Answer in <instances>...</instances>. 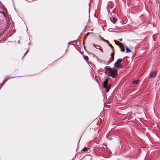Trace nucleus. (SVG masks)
Masks as SVG:
<instances>
[{
  "mask_svg": "<svg viewBox=\"0 0 160 160\" xmlns=\"http://www.w3.org/2000/svg\"><path fill=\"white\" fill-rule=\"evenodd\" d=\"M157 74V72L156 71H153V72H151L149 76V78H151L153 77H154L156 76Z\"/></svg>",
  "mask_w": 160,
  "mask_h": 160,
  "instance_id": "obj_4",
  "label": "nucleus"
},
{
  "mask_svg": "<svg viewBox=\"0 0 160 160\" xmlns=\"http://www.w3.org/2000/svg\"><path fill=\"white\" fill-rule=\"evenodd\" d=\"M109 44V46L112 49V51H113V46H112V45L111 44H110V43H108Z\"/></svg>",
  "mask_w": 160,
  "mask_h": 160,
  "instance_id": "obj_13",
  "label": "nucleus"
},
{
  "mask_svg": "<svg viewBox=\"0 0 160 160\" xmlns=\"http://www.w3.org/2000/svg\"><path fill=\"white\" fill-rule=\"evenodd\" d=\"M83 57L85 60L87 62L88 60V57L87 56H84Z\"/></svg>",
  "mask_w": 160,
  "mask_h": 160,
  "instance_id": "obj_12",
  "label": "nucleus"
},
{
  "mask_svg": "<svg viewBox=\"0 0 160 160\" xmlns=\"http://www.w3.org/2000/svg\"><path fill=\"white\" fill-rule=\"evenodd\" d=\"M88 148L87 147H85L82 149V150L83 151H86L88 150Z\"/></svg>",
  "mask_w": 160,
  "mask_h": 160,
  "instance_id": "obj_14",
  "label": "nucleus"
},
{
  "mask_svg": "<svg viewBox=\"0 0 160 160\" xmlns=\"http://www.w3.org/2000/svg\"><path fill=\"white\" fill-rule=\"evenodd\" d=\"M111 21L113 23H115L117 21V19L114 17L112 16L110 18Z\"/></svg>",
  "mask_w": 160,
  "mask_h": 160,
  "instance_id": "obj_5",
  "label": "nucleus"
},
{
  "mask_svg": "<svg viewBox=\"0 0 160 160\" xmlns=\"http://www.w3.org/2000/svg\"><path fill=\"white\" fill-rule=\"evenodd\" d=\"M122 62L123 60L122 59L120 58L118 59L115 63V67L118 68H122Z\"/></svg>",
  "mask_w": 160,
  "mask_h": 160,
  "instance_id": "obj_3",
  "label": "nucleus"
},
{
  "mask_svg": "<svg viewBox=\"0 0 160 160\" xmlns=\"http://www.w3.org/2000/svg\"><path fill=\"white\" fill-rule=\"evenodd\" d=\"M111 59L112 60L114 59V52H112L111 53Z\"/></svg>",
  "mask_w": 160,
  "mask_h": 160,
  "instance_id": "obj_10",
  "label": "nucleus"
},
{
  "mask_svg": "<svg viewBox=\"0 0 160 160\" xmlns=\"http://www.w3.org/2000/svg\"><path fill=\"white\" fill-rule=\"evenodd\" d=\"M103 40L105 42H106L108 43H108H109V41L108 40H106L105 39H103Z\"/></svg>",
  "mask_w": 160,
  "mask_h": 160,
  "instance_id": "obj_15",
  "label": "nucleus"
},
{
  "mask_svg": "<svg viewBox=\"0 0 160 160\" xmlns=\"http://www.w3.org/2000/svg\"><path fill=\"white\" fill-rule=\"evenodd\" d=\"M28 51V50H25L24 51H22L21 52V54H22V55L23 57H24L26 55Z\"/></svg>",
  "mask_w": 160,
  "mask_h": 160,
  "instance_id": "obj_6",
  "label": "nucleus"
},
{
  "mask_svg": "<svg viewBox=\"0 0 160 160\" xmlns=\"http://www.w3.org/2000/svg\"><path fill=\"white\" fill-rule=\"evenodd\" d=\"M115 44L119 46V47H121V45H122V44L118 41L115 40Z\"/></svg>",
  "mask_w": 160,
  "mask_h": 160,
  "instance_id": "obj_7",
  "label": "nucleus"
},
{
  "mask_svg": "<svg viewBox=\"0 0 160 160\" xmlns=\"http://www.w3.org/2000/svg\"><path fill=\"white\" fill-rule=\"evenodd\" d=\"M124 47V45L122 44V45H121V47H119V48L121 49V50L122 52H124L125 51V49L123 48Z\"/></svg>",
  "mask_w": 160,
  "mask_h": 160,
  "instance_id": "obj_9",
  "label": "nucleus"
},
{
  "mask_svg": "<svg viewBox=\"0 0 160 160\" xmlns=\"http://www.w3.org/2000/svg\"><path fill=\"white\" fill-rule=\"evenodd\" d=\"M104 69L105 73L108 76L115 78L118 75V70L115 68H112L109 66H106Z\"/></svg>",
  "mask_w": 160,
  "mask_h": 160,
  "instance_id": "obj_1",
  "label": "nucleus"
},
{
  "mask_svg": "<svg viewBox=\"0 0 160 160\" xmlns=\"http://www.w3.org/2000/svg\"><path fill=\"white\" fill-rule=\"evenodd\" d=\"M118 40L120 41H122V38H120V39H118Z\"/></svg>",
  "mask_w": 160,
  "mask_h": 160,
  "instance_id": "obj_17",
  "label": "nucleus"
},
{
  "mask_svg": "<svg viewBox=\"0 0 160 160\" xmlns=\"http://www.w3.org/2000/svg\"><path fill=\"white\" fill-rule=\"evenodd\" d=\"M6 81H7V80L6 79L4 80L2 82L3 84L6 82Z\"/></svg>",
  "mask_w": 160,
  "mask_h": 160,
  "instance_id": "obj_16",
  "label": "nucleus"
},
{
  "mask_svg": "<svg viewBox=\"0 0 160 160\" xmlns=\"http://www.w3.org/2000/svg\"><path fill=\"white\" fill-rule=\"evenodd\" d=\"M139 81L137 80H134L132 82V84H138Z\"/></svg>",
  "mask_w": 160,
  "mask_h": 160,
  "instance_id": "obj_8",
  "label": "nucleus"
},
{
  "mask_svg": "<svg viewBox=\"0 0 160 160\" xmlns=\"http://www.w3.org/2000/svg\"><path fill=\"white\" fill-rule=\"evenodd\" d=\"M108 79H107L103 83V87L104 88L106 89V92H108L111 87V85L110 84H108Z\"/></svg>",
  "mask_w": 160,
  "mask_h": 160,
  "instance_id": "obj_2",
  "label": "nucleus"
},
{
  "mask_svg": "<svg viewBox=\"0 0 160 160\" xmlns=\"http://www.w3.org/2000/svg\"><path fill=\"white\" fill-rule=\"evenodd\" d=\"M131 52V50L128 48H126V53H128Z\"/></svg>",
  "mask_w": 160,
  "mask_h": 160,
  "instance_id": "obj_11",
  "label": "nucleus"
}]
</instances>
